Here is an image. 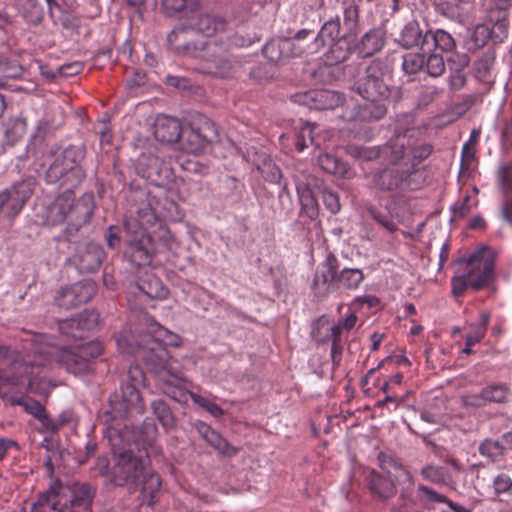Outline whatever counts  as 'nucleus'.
Returning a JSON list of instances; mask_svg holds the SVG:
<instances>
[{
  "mask_svg": "<svg viewBox=\"0 0 512 512\" xmlns=\"http://www.w3.org/2000/svg\"><path fill=\"white\" fill-rule=\"evenodd\" d=\"M447 83L451 91H459L467 84V77L464 72L450 71Z\"/></svg>",
  "mask_w": 512,
  "mask_h": 512,
  "instance_id": "57",
  "label": "nucleus"
},
{
  "mask_svg": "<svg viewBox=\"0 0 512 512\" xmlns=\"http://www.w3.org/2000/svg\"><path fill=\"white\" fill-rule=\"evenodd\" d=\"M361 269L344 267L340 269L339 261L333 253L318 264L311 289L318 299L326 298L337 289L356 290L364 281Z\"/></svg>",
  "mask_w": 512,
  "mask_h": 512,
  "instance_id": "6",
  "label": "nucleus"
},
{
  "mask_svg": "<svg viewBox=\"0 0 512 512\" xmlns=\"http://www.w3.org/2000/svg\"><path fill=\"white\" fill-rule=\"evenodd\" d=\"M426 52L439 49L442 52H451L455 48V40L450 33L442 29L428 30L424 33Z\"/></svg>",
  "mask_w": 512,
  "mask_h": 512,
  "instance_id": "33",
  "label": "nucleus"
},
{
  "mask_svg": "<svg viewBox=\"0 0 512 512\" xmlns=\"http://www.w3.org/2000/svg\"><path fill=\"white\" fill-rule=\"evenodd\" d=\"M20 74V68L7 58L0 56V75L8 78L17 77Z\"/></svg>",
  "mask_w": 512,
  "mask_h": 512,
  "instance_id": "59",
  "label": "nucleus"
},
{
  "mask_svg": "<svg viewBox=\"0 0 512 512\" xmlns=\"http://www.w3.org/2000/svg\"><path fill=\"white\" fill-rule=\"evenodd\" d=\"M393 69L385 58L373 59L365 68L363 76L353 84V90L363 99H387L392 95Z\"/></svg>",
  "mask_w": 512,
  "mask_h": 512,
  "instance_id": "9",
  "label": "nucleus"
},
{
  "mask_svg": "<svg viewBox=\"0 0 512 512\" xmlns=\"http://www.w3.org/2000/svg\"><path fill=\"white\" fill-rule=\"evenodd\" d=\"M479 452L492 460H496L503 453V447L493 440H485L479 446Z\"/></svg>",
  "mask_w": 512,
  "mask_h": 512,
  "instance_id": "52",
  "label": "nucleus"
},
{
  "mask_svg": "<svg viewBox=\"0 0 512 512\" xmlns=\"http://www.w3.org/2000/svg\"><path fill=\"white\" fill-rule=\"evenodd\" d=\"M152 409L160 423L163 425L165 429H170L174 427L175 420L172 415L171 410L167 406V404L162 400H155L152 403Z\"/></svg>",
  "mask_w": 512,
  "mask_h": 512,
  "instance_id": "42",
  "label": "nucleus"
},
{
  "mask_svg": "<svg viewBox=\"0 0 512 512\" xmlns=\"http://www.w3.org/2000/svg\"><path fill=\"white\" fill-rule=\"evenodd\" d=\"M341 23L339 16H335L327 20L318 32L315 41L321 45L334 41L341 37Z\"/></svg>",
  "mask_w": 512,
  "mask_h": 512,
  "instance_id": "38",
  "label": "nucleus"
},
{
  "mask_svg": "<svg viewBox=\"0 0 512 512\" xmlns=\"http://www.w3.org/2000/svg\"><path fill=\"white\" fill-rule=\"evenodd\" d=\"M35 387L26 386V391L23 393L14 391V386H0V398L5 404L21 406L27 414L37 419L46 431L57 432L58 425L47 414L44 403L32 397L33 394L37 393Z\"/></svg>",
  "mask_w": 512,
  "mask_h": 512,
  "instance_id": "11",
  "label": "nucleus"
},
{
  "mask_svg": "<svg viewBox=\"0 0 512 512\" xmlns=\"http://www.w3.org/2000/svg\"><path fill=\"white\" fill-rule=\"evenodd\" d=\"M313 127L310 124H305L301 129L299 136L295 142L296 149L299 152H302L307 146V140L312 143L313 142Z\"/></svg>",
  "mask_w": 512,
  "mask_h": 512,
  "instance_id": "56",
  "label": "nucleus"
},
{
  "mask_svg": "<svg viewBox=\"0 0 512 512\" xmlns=\"http://www.w3.org/2000/svg\"><path fill=\"white\" fill-rule=\"evenodd\" d=\"M397 43L403 48L410 49L416 46H420L423 52H426V43H424V34L420 29V25L417 21L408 22L401 30Z\"/></svg>",
  "mask_w": 512,
  "mask_h": 512,
  "instance_id": "31",
  "label": "nucleus"
},
{
  "mask_svg": "<svg viewBox=\"0 0 512 512\" xmlns=\"http://www.w3.org/2000/svg\"><path fill=\"white\" fill-rule=\"evenodd\" d=\"M303 49L291 38H274L262 48V53L270 62L279 63L291 57L299 56Z\"/></svg>",
  "mask_w": 512,
  "mask_h": 512,
  "instance_id": "22",
  "label": "nucleus"
},
{
  "mask_svg": "<svg viewBox=\"0 0 512 512\" xmlns=\"http://www.w3.org/2000/svg\"><path fill=\"white\" fill-rule=\"evenodd\" d=\"M495 58V51L493 49H488L474 61L473 70L477 80L485 84L494 83L491 76V69L494 65Z\"/></svg>",
  "mask_w": 512,
  "mask_h": 512,
  "instance_id": "34",
  "label": "nucleus"
},
{
  "mask_svg": "<svg viewBox=\"0 0 512 512\" xmlns=\"http://www.w3.org/2000/svg\"><path fill=\"white\" fill-rule=\"evenodd\" d=\"M498 184L505 197L512 194V165H503L498 170Z\"/></svg>",
  "mask_w": 512,
  "mask_h": 512,
  "instance_id": "46",
  "label": "nucleus"
},
{
  "mask_svg": "<svg viewBox=\"0 0 512 512\" xmlns=\"http://www.w3.org/2000/svg\"><path fill=\"white\" fill-rule=\"evenodd\" d=\"M493 489L495 494H512V479L502 472L493 478Z\"/></svg>",
  "mask_w": 512,
  "mask_h": 512,
  "instance_id": "48",
  "label": "nucleus"
},
{
  "mask_svg": "<svg viewBox=\"0 0 512 512\" xmlns=\"http://www.w3.org/2000/svg\"><path fill=\"white\" fill-rule=\"evenodd\" d=\"M416 135H420L417 128L397 129L394 137L381 146L382 158L392 166H396L401 160H407L409 158L408 140L414 139Z\"/></svg>",
  "mask_w": 512,
  "mask_h": 512,
  "instance_id": "19",
  "label": "nucleus"
},
{
  "mask_svg": "<svg viewBox=\"0 0 512 512\" xmlns=\"http://www.w3.org/2000/svg\"><path fill=\"white\" fill-rule=\"evenodd\" d=\"M83 63L75 61L72 63L63 64L59 67V73L64 77H72L77 75L83 70Z\"/></svg>",
  "mask_w": 512,
  "mask_h": 512,
  "instance_id": "64",
  "label": "nucleus"
},
{
  "mask_svg": "<svg viewBox=\"0 0 512 512\" xmlns=\"http://www.w3.org/2000/svg\"><path fill=\"white\" fill-rule=\"evenodd\" d=\"M206 441L212 447H214L216 450L220 451L221 453H224V454L235 453L234 449L232 452H230V446H229L228 442L215 430L213 432H210Z\"/></svg>",
  "mask_w": 512,
  "mask_h": 512,
  "instance_id": "55",
  "label": "nucleus"
},
{
  "mask_svg": "<svg viewBox=\"0 0 512 512\" xmlns=\"http://www.w3.org/2000/svg\"><path fill=\"white\" fill-rule=\"evenodd\" d=\"M421 475L425 480L435 484H443L446 481V473L443 467L427 465L422 468Z\"/></svg>",
  "mask_w": 512,
  "mask_h": 512,
  "instance_id": "47",
  "label": "nucleus"
},
{
  "mask_svg": "<svg viewBox=\"0 0 512 512\" xmlns=\"http://www.w3.org/2000/svg\"><path fill=\"white\" fill-rule=\"evenodd\" d=\"M190 396L195 403L199 404L213 416L218 417L222 415L223 411L217 404L195 394H190Z\"/></svg>",
  "mask_w": 512,
  "mask_h": 512,
  "instance_id": "60",
  "label": "nucleus"
},
{
  "mask_svg": "<svg viewBox=\"0 0 512 512\" xmlns=\"http://www.w3.org/2000/svg\"><path fill=\"white\" fill-rule=\"evenodd\" d=\"M366 102L355 107L352 119L359 122H372L384 118L387 114V99H365Z\"/></svg>",
  "mask_w": 512,
  "mask_h": 512,
  "instance_id": "26",
  "label": "nucleus"
},
{
  "mask_svg": "<svg viewBox=\"0 0 512 512\" xmlns=\"http://www.w3.org/2000/svg\"><path fill=\"white\" fill-rule=\"evenodd\" d=\"M102 350V344L98 341H89L70 348L48 345L35 351L37 356L33 363L37 366L58 363L69 373L81 375L90 371L92 360L99 357Z\"/></svg>",
  "mask_w": 512,
  "mask_h": 512,
  "instance_id": "5",
  "label": "nucleus"
},
{
  "mask_svg": "<svg viewBox=\"0 0 512 512\" xmlns=\"http://www.w3.org/2000/svg\"><path fill=\"white\" fill-rule=\"evenodd\" d=\"M447 63L450 71L463 72L470 63V57L466 53H454L447 59Z\"/></svg>",
  "mask_w": 512,
  "mask_h": 512,
  "instance_id": "54",
  "label": "nucleus"
},
{
  "mask_svg": "<svg viewBox=\"0 0 512 512\" xmlns=\"http://www.w3.org/2000/svg\"><path fill=\"white\" fill-rule=\"evenodd\" d=\"M106 433L112 451L117 455V461L111 473V481L118 486L127 485L130 489H137L141 486L143 499L152 505L154 496L161 487V481L159 476L148 468V455H134L130 449L126 450V446H129L125 442L126 432L121 433L114 427H108Z\"/></svg>",
  "mask_w": 512,
  "mask_h": 512,
  "instance_id": "2",
  "label": "nucleus"
},
{
  "mask_svg": "<svg viewBox=\"0 0 512 512\" xmlns=\"http://www.w3.org/2000/svg\"><path fill=\"white\" fill-rule=\"evenodd\" d=\"M181 122L174 117L159 116L154 125V136L163 143H176L182 137Z\"/></svg>",
  "mask_w": 512,
  "mask_h": 512,
  "instance_id": "25",
  "label": "nucleus"
},
{
  "mask_svg": "<svg viewBox=\"0 0 512 512\" xmlns=\"http://www.w3.org/2000/svg\"><path fill=\"white\" fill-rule=\"evenodd\" d=\"M115 341L120 353L134 356L151 370L157 372L167 368L170 355L160 338L148 332L134 335L131 330H123L115 336Z\"/></svg>",
  "mask_w": 512,
  "mask_h": 512,
  "instance_id": "7",
  "label": "nucleus"
},
{
  "mask_svg": "<svg viewBox=\"0 0 512 512\" xmlns=\"http://www.w3.org/2000/svg\"><path fill=\"white\" fill-rule=\"evenodd\" d=\"M129 217L125 220L127 232L124 255L135 266L149 265L155 247L147 230L158 220V199L144 189L132 191Z\"/></svg>",
  "mask_w": 512,
  "mask_h": 512,
  "instance_id": "1",
  "label": "nucleus"
},
{
  "mask_svg": "<svg viewBox=\"0 0 512 512\" xmlns=\"http://www.w3.org/2000/svg\"><path fill=\"white\" fill-rule=\"evenodd\" d=\"M357 155L365 161H373L382 158L381 146L357 148Z\"/></svg>",
  "mask_w": 512,
  "mask_h": 512,
  "instance_id": "62",
  "label": "nucleus"
},
{
  "mask_svg": "<svg viewBox=\"0 0 512 512\" xmlns=\"http://www.w3.org/2000/svg\"><path fill=\"white\" fill-rule=\"evenodd\" d=\"M24 20L33 25H38L44 17L43 7L37 0H14Z\"/></svg>",
  "mask_w": 512,
  "mask_h": 512,
  "instance_id": "36",
  "label": "nucleus"
},
{
  "mask_svg": "<svg viewBox=\"0 0 512 512\" xmlns=\"http://www.w3.org/2000/svg\"><path fill=\"white\" fill-rule=\"evenodd\" d=\"M412 174L410 168L402 169L397 166H385L366 172L364 177L367 180L368 189L392 193L407 188L414 189L411 184Z\"/></svg>",
  "mask_w": 512,
  "mask_h": 512,
  "instance_id": "12",
  "label": "nucleus"
},
{
  "mask_svg": "<svg viewBox=\"0 0 512 512\" xmlns=\"http://www.w3.org/2000/svg\"><path fill=\"white\" fill-rule=\"evenodd\" d=\"M418 136L416 135L414 139L408 140L407 148L409 152V158L407 159V164H410V169L414 173V167L417 166L420 162L425 160L432 153V146L428 143H418Z\"/></svg>",
  "mask_w": 512,
  "mask_h": 512,
  "instance_id": "37",
  "label": "nucleus"
},
{
  "mask_svg": "<svg viewBox=\"0 0 512 512\" xmlns=\"http://www.w3.org/2000/svg\"><path fill=\"white\" fill-rule=\"evenodd\" d=\"M386 43L385 32L382 28H372L364 33L355 45L360 57H372L380 52Z\"/></svg>",
  "mask_w": 512,
  "mask_h": 512,
  "instance_id": "24",
  "label": "nucleus"
},
{
  "mask_svg": "<svg viewBox=\"0 0 512 512\" xmlns=\"http://www.w3.org/2000/svg\"><path fill=\"white\" fill-rule=\"evenodd\" d=\"M226 26L227 21L225 18L205 13L198 16L197 20L193 23L192 29L207 37H211L217 33L224 32Z\"/></svg>",
  "mask_w": 512,
  "mask_h": 512,
  "instance_id": "32",
  "label": "nucleus"
},
{
  "mask_svg": "<svg viewBox=\"0 0 512 512\" xmlns=\"http://www.w3.org/2000/svg\"><path fill=\"white\" fill-rule=\"evenodd\" d=\"M292 101L309 109L330 110L344 103V96L336 91L317 89L297 93L291 97Z\"/></svg>",
  "mask_w": 512,
  "mask_h": 512,
  "instance_id": "15",
  "label": "nucleus"
},
{
  "mask_svg": "<svg viewBox=\"0 0 512 512\" xmlns=\"http://www.w3.org/2000/svg\"><path fill=\"white\" fill-rule=\"evenodd\" d=\"M317 161L321 169L329 174L345 179H352L355 176L354 169L332 153H320Z\"/></svg>",
  "mask_w": 512,
  "mask_h": 512,
  "instance_id": "29",
  "label": "nucleus"
},
{
  "mask_svg": "<svg viewBox=\"0 0 512 512\" xmlns=\"http://www.w3.org/2000/svg\"><path fill=\"white\" fill-rule=\"evenodd\" d=\"M354 34H348L344 32L340 38L329 42L330 47L325 54L326 62L329 65H337L350 58L355 46L351 37Z\"/></svg>",
  "mask_w": 512,
  "mask_h": 512,
  "instance_id": "28",
  "label": "nucleus"
},
{
  "mask_svg": "<svg viewBox=\"0 0 512 512\" xmlns=\"http://www.w3.org/2000/svg\"><path fill=\"white\" fill-rule=\"evenodd\" d=\"M507 386H485L482 390L483 401L501 402L505 400Z\"/></svg>",
  "mask_w": 512,
  "mask_h": 512,
  "instance_id": "49",
  "label": "nucleus"
},
{
  "mask_svg": "<svg viewBox=\"0 0 512 512\" xmlns=\"http://www.w3.org/2000/svg\"><path fill=\"white\" fill-rule=\"evenodd\" d=\"M363 0H342L341 10L343 16V30L348 34L356 35L360 29V8Z\"/></svg>",
  "mask_w": 512,
  "mask_h": 512,
  "instance_id": "30",
  "label": "nucleus"
},
{
  "mask_svg": "<svg viewBox=\"0 0 512 512\" xmlns=\"http://www.w3.org/2000/svg\"><path fill=\"white\" fill-rule=\"evenodd\" d=\"M191 30L180 27L172 30L167 41L179 53L188 54L200 59L197 70L214 77H228L237 67V62L228 53V46L223 41H205L201 46L189 42Z\"/></svg>",
  "mask_w": 512,
  "mask_h": 512,
  "instance_id": "3",
  "label": "nucleus"
},
{
  "mask_svg": "<svg viewBox=\"0 0 512 512\" xmlns=\"http://www.w3.org/2000/svg\"><path fill=\"white\" fill-rule=\"evenodd\" d=\"M462 3H459L458 1L455 0V3H451V2H448V1H444V2H441L437 5V11L448 17L449 19H456L459 17V13H458V7L461 5Z\"/></svg>",
  "mask_w": 512,
  "mask_h": 512,
  "instance_id": "58",
  "label": "nucleus"
},
{
  "mask_svg": "<svg viewBox=\"0 0 512 512\" xmlns=\"http://www.w3.org/2000/svg\"><path fill=\"white\" fill-rule=\"evenodd\" d=\"M480 131L473 129L470 134L469 140L464 143L461 151L462 161H471L475 157V145L478 142Z\"/></svg>",
  "mask_w": 512,
  "mask_h": 512,
  "instance_id": "51",
  "label": "nucleus"
},
{
  "mask_svg": "<svg viewBox=\"0 0 512 512\" xmlns=\"http://www.w3.org/2000/svg\"><path fill=\"white\" fill-rule=\"evenodd\" d=\"M110 405L112 411L105 413L107 420L112 418V414L123 417L130 410L142 412L144 408L137 386H120L119 392L110 397Z\"/></svg>",
  "mask_w": 512,
  "mask_h": 512,
  "instance_id": "17",
  "label": "nucleus"
},
{
  "mask_svg": "<svg viewBox=\"0 0 512 512\" xmlns=\"http://www.w3.org/2000/svg\"><path fill=\"white\" fill-rule=\"evenodd\" d=\"M99 322V314L94 310H85L59 323L62 334L74 339H83Z\"/></svg>",
  "mask_w": 512,
  "mask_h": 512,
  "instance_id": "21",
  "label": "nucleus"
},
{
  "mask_svg": "<svg viewBox=\"0 0 512 512\" xmlns=\"http://www.w3.org/2000/svg\"><path fill=\"white\" fill-rule=\"evenodd\" d=\"M95 293V283L83 280L59 290L55 296V303L59 308L71 309L88 302Z\"/></svg>",
  "mask_w": 512,
  "mask_h": 512,
  "instance_id": "16",
  "label": "nucleus"
},
{
  "mask_svg": "<svg viewBox=\"0 0 512 512\" xmlns=\"http://www.w3.org/2000/svg\"><path fill=\"white\" fill-rule=\"evenodd\" d=\"M158 329L154 330L155 337L160 338V341L164 344V347L166 346H180L181 344V337L168 329L160 326L157 324Z\"/></svg>",
  "mask_w": 512,
  "mask_h": 512,
  "instance_id": "50",
  "label": "nucleus"
},
{
  "mask_svg": "<svg viewBox=\"0 0 512 512\" xmlns=\"http://www.w3.org/2000/svg\"><path fill=\"white\" fill-rule=\"evenodd\" d=\"M94 212L92 195H83L75 200L71 193V208L67 213V227L57 237L60 243H78L84 236L82 228L89 223Z\"/></svg>",
  "mask_w": 512,
  "mask_h": 512,
  "instance_id": "13",
  "label": "nucleus"
},
{
  "mask_svg": "<svg viewBox=\"0 0 512 512\" xmlns=\"http://www.w3.org/2000/svg\"><path fill=\"white\" fill-rule=\"evenodd\" d=\"M418 493L422 501L426 503H445L448 502V498L437 491L428 488L427 486L420 485L418 487Z\"/></svg>",
  "mask_w": 512,
  "mask_h": 512,
  "instance_id": "53",
  "label": "nucleus"
},
{
  "mask_svg": "<svg viewBox=\"0 0 512 512\" xmlns=\"http://www.w3.org/2000/svg\"><path fill=\"white\" fill-rule=\"evenodd\" d=\"M314 180L315 178L312 176H309L306 181H301L298 177H295L296 191L301 204V213L311 220L316 219L319 214L317 201L310 189V185Z\"/></svg>",
  "mask_w": 512,
  "mask_h": 512,
  "instance_id": "27",
  "label": "nucleus"
},
{
  "mask_svg": "<svg viewBox=\"0 0 512 512\" xmlns=\"http://www.w3.org/2000/svg\"><path fill=\"white\" fill-rule=\"evenodd\" d=\"M323 203L325 207L333 214H336L340 210L339 197L332 191L323 192Z\"/></svg>",
  "mask_w": 512,
  "mask_h": 512,
  "instance_id": "63",
  "label": "nucleus"
},
{
  "mask_svg": "<svg viewBox=\"0 0 512 512\" xmlns=\"http://www.w3.org/2000/svg\"><path fill=\"white\" fill-rule=\"evenodd\" d=\"M93 496L89 484L75 485L70 496V506H67V496L51 489L44 498L33 504L30 512H90Z\"/></svg>",
  "mask_w": 512,
  "mask_h": 512,
  "instance_id": "10",
  "label": "nucleus"
},
{
  "mask_svg": "<svg viewBox=\"0 0 512 512\" xmlns=\"http://www.w3.org/2000/svg\"><path fill=\"white\" fill-rule=\"evenodd\" d=\"M425 55L424 69L431 77H439L445 71V61L441 54L435 52H427Z\"/></svg>",
  "mask_w": 512,
  "mask_h": 512,
  "instance_id": "41",
  "label": "nucleus"
},
{
  "mask_svg": "<svg viewBox=\"0 0 512 512\" xmlns=\"http://www.w3.org/2000/svg\"><path fill=\"white\" fill-rule=\"evenodd\" d=\"M182 138L190 152H200L217 138V129L210 119L202 117L201 126L196 127L193 124L189 128L183 129Z\"/></svg>",
  "mask_w": 512,
  "mask_h": 512,
  "instance_id": "20",
  "label": "nucleus"
},
{
  "mask_svg": "<svg viewBox=\"0 0 512 512\" xmlns=\"http://www.w3.org/2000/svg\"><path fill=\"white\" fill-rule=\"evenodd\" d=\"M138 288L151 299H164L168 294L167 288L155 276L150 277L147 282L142 281Z\"/></svg>",
  "mask_w": 512,
  "mask_h": 512,
  "instance_id": "39",
  "label": "nucleus"
},
{
  "mask_svg": "<svg viewBox=\"0 0 512 512\" xmlns=\"http://www.w3.org/2000/svg\"><path fill=\"white\" fill-rule=\"evenodd\" d=\"M68 244L73 246L74 251L69 261L80 273H91L100 268L105 252L99 244L88 241L85 236L79 238L78 243Z\"/></svg>",
  "mask_w": 512,
  "mask_h": 512,
  "instance_id": "14",
  "label": "nucleus"
},
{
  "mask_svg": "<svg viewBox=\"0 0 512 512\" xmlns=\"http://www.w3.org/2000/svg\"><path fill=\"white\" fill-rule=\"evenodd\" d=\"M367 211L369 215L387 231L395 232L398 229V226L390 212H382L375 206L368 207Z\"/></svg>",
  "mask_w": 512,
  "mask_h": 512,
  "instance_id": "44",
  "label": "nucleus"
},
{
  "mask_svg": "<svg viewBox=\"0 0 512 512\" xmlns=\"http://www.w3.org/2000/svg\"><path fill=\"white\" fill-rule=\"evenodd\" d=\"M425 54L426 52L423 51L422 53L409 52L404 54L402 61L403 71L406 74L413 75L423 70L425 64Z\"/></svg>",
  "mask_w": 512,
  "mask_h": 512,
  "instance_id": "40",
  "label": "nucleus"
},
{
  "mask_svg": "<svg viewBox=\"0 0 512 512\" xmlns=\"http://www.w3.org/2000/svg\"><path fill=\"white\" fill-rule=\"evenodd\" d=\"M69 208H71V193L65 192L45 207L42 215L43 223L50 226L61 224L67 219Z\"/></svg>",
  "mask_w": 512,
  "mask_h": 512,
  "instance_id": "23",
  "label": "nucleus"
},
{
  "mask_svg": "<svg viewBox=\"0 0 512 512\" xmlns=\"http://www.w3.org/2000/svg\"><path fill=\"white\" fill-rule=\"evenodd\" d=\"M32 191L27 182H18L0 192V213L14 218L23 209Z\"/></svg>",
  "mask_w": 512,
  "mask_h": 512,
  "instance_id": "18",
  "label": "nucleus"
},
{
  "mask_svg": "<svg viewBox=\"0 0 512 512\" xmlns=\"http://www.w3.org/2000/svg\"><path fill=\"white\" fill-rule=\"evenodd\" d=\"M258 170L262 177L270 183H279L282 178L280 168L271 159H264L258 166Z\"/></svg>",
  "mask_w": 512,
  "mask_h": 512,
  "instance_id": "45",
  "label": "nucleus"
},
{
  "mask_svg": "<svg viewBox=\"0 0 512 512\" xmlns=\"http://www.w3.org/2000/svg\"><path fill=\"white\" fill-rule=\"evenodd\" d=\"M186 6V0H163L162 9L168 16H174Z\"/></svg>",
  "mask_w": 512,
  "mask_h": 512,
  "instance_id": "61",
  "label": "nucleus"
},
{
  "mask_svg": "<svg viewBox=\"0 0 512 512\" xmlns=\"http://www.w3.org/2000/svg\"><path fill=\"white\" fill-rule=\"evenodd\" d=\"M148 381L143 369L135 364H130L128 369L120 374L121 384H145Z\"/></svg>",
  "mask_w": 512,
  "mask_h": 512,
  "instance_id": "43",
  "label": "nucleus"
},
{
  "mask_svg": "<svg viewBox=\"0 0 512 512\" xmlns=\"http://www.w3.org/2000/svg\"><path fill=\"white\" fill-rule=\"evenodd\" d=\"M484 250L478 249L469 257H461L454 262L455 275L451 278V288L455 297L462 296L468 289L480 291L494 281V261L484 259Z\"/></svg>",
  "mask_w": 512,
  "mask_h": 512,
  "instance_id": "4",
  "label": "nucleus"
},
{
  "mask_svg": "<svg viewBox=\"0 0 512 512\" xmlns=\"http://www.w3.org/2000/svg\"><path fill=\"white\" fill-rule=\"evenodd\" d=\"M86 150L84 146L69 145L57 154L45 173L48 184L66 187L67 190L78 187L86 177L82 166Z\"/></svg>",
  "mask_w": 512,
  "mask_h": 512,
  "instance_id": "8",
  "label": "nucleus"
},
{
  "mask_svg": "<svg viewBox=\"0 0 512 512\" xmlns=\"http://www.w3.org/2000/svg\"><path fill=\"white\" fill-rule=\"evenodd\" d=\"M369 488L374 496L381 499L390 498L396 493L393 481L374 471L369 475Z\"/></svg>",
  "mask_w": 512,
  "mask_h": 512,
  "instance_id": "35",
  "label": "nucleus"
}]
</instances>
